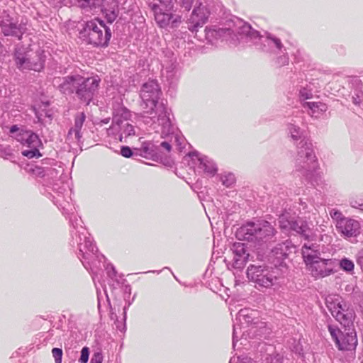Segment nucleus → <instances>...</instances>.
Here are the masks:
<instances>
[{"label":"nucleus","mask_w":363,"mask_h":363,"mask_svg":"<svg viewBox=\"0 0 363 363\" xmlns=\"http://www.w3.org/2000/svg\"><path fill=\"white\" fill-rule=\"evenodd\" d=\"M36 177L40 184V193L50 199L62 211L68 216L72 226L70 245L77 248L78 258L84 267L92 273L101 269V263L105 262V257L99 254L92 238L82 225V220L74 212V206L65 197L68 193L67 186L59 179L60 172L53 167H43L35 165L30 169Z\"/></svg>","instance_id":"nucleus-1"},{"label":"nucleus","mask_w":363,"mask_h":363,"mask_svg":"<svg viewBox=\"0 0 363 363\" xmlns=\"http://www.w3.org/2000/svg\"><path fill=\"white\" fill-rule=\"evenodd\" d=\"M225 30L228 34L236 36L239 42L255 45L257 50L270 55H277L285 48L281 39L274 34L265 31L261 35L250 24L237 17L229 21L228 28Z\"/></svg>","instance_id":"nucleus-2"},{"label":"nucleus","mask_w":363,"mask_h":363,"mask_svg":"<svg viewBox=\"0 0 363 363\" xmlns=\"http://www.w3.org/2000/svg\"><path fill=\"white\" fill-rule=\"evenodd\" d=\"M161 95L162 91L157 80H149L142 85L140 96L145 109L142 120L145 124L157 120L168 130L170 127L171 110L162 101H158Z\"/></svg>","instance_id":"nucleus-3"},{"label":"nucleus","mask_w":363,"mask_h":363,"mask_svg":"<svg viewBox=\"0 0 363 363\" xmlns=\"http://www.w3.org/2000/svg\"><path fill=\"white\" fill-rule=\"evenodd\" d=\"M312 206L299 199L295 202L293 209L286 210L279 216V223L280 228L291 234L301 235L305 240H308L311 235V229L306 219H310V216H306L311 212Z\"/></svg>","instance_id":"nucleus-4"},{"label":"nucleus","mask_w":363,"mask_h":363,"mask_svg":"<svg viewBox=\"0 0 363 363\" xmlns=\"http://www.w3.org/2000/svg\"><path fill=\"white\" fill-rule=\"evenodd\" d=\"M286 125L287 135L298 150L296 158L298 168L306 167L308 170L312 171L317 166V158L312 143L306 138V131L294 118L290 119Z\"/></svg>","instance_id":"nucleus-5"},{"label":"nucleus","mask_w":363,"mask_h":363,"mask_svg":"<svg viewBox=\"0 0 363 363\" xmlns=\"http://www.w3.org/2000/svg\"><path fill=\"white\" fill-rule=\"evenodd\" d=\"M274 225L264 220L247 222L238 228L235 235L240 240H246L262 246L276 240Z\"/></svg>","instance_id":"nucleus-6"},{"label":"nucleus","mask_w":363,"mask_h":363,"mask_svg":"<svg viewBox=\"0 0 363 363\" xmlns=\"http://www.w3.org/2000/svg\"><path fill=\"white\" fill-rule=\"evenodd\" d=\"M79 38L95 48H106L111 38V30L104 21L95 18L83 24L79 33Z\"/></svg>","instance_id":"nucleus-7"},{"label":"nucleus","mask_w":363,"mask_h":363,"mask_svg":"<svg viewBox=\"0 0 363 363\" xmlns=\"http://www.w3.org/2000/svg\"><path fill=\"white\" fill-rule=\"evenodd\" d=\"M130 113L124 106L118 105L113 108L112 125L107 130L109 136L121 143H127V139L135 135V127L130 121Z\"/></svg>","instance_id":"nucleus-8"},{"label":"nucleus","mask_w":363,"mask_h":363,"mask_svg":"<svg viewBox=\"0 0 363 363\" xmlns=\"http://www.w3.org/2000/svg\"><path fill=\"white\" fill-rule=\"evenodd\" d=\"M325 303L333 317L345 330L354 327L355 312L341 296L337 294H330L325 297Z\"/></svg>","instance_id":"nucleus-9"},{"label":"nucleus","mask_w":363,"mask_h":363,"mask_svg":"<svg viewBox=\"0 0 363 363\" xmlns=\"http://www.w3.org/2000/svg\"><path fill=\"white\" fill-rule=\"evenodd\" d=\"M247 277L257 289H269L278 284L280 270L266 264H250L247 269Z\"/></svg>","instance_id":"nucleus-10"},{"label":"nucleus","mask_w":363,"mask_h":363,"mask_svg":"<svg viewBox=\"0 0 363 363\" xmlns=\"http://www.w3.org/2000/svg\"><path fill=\"white\" fill-rule=\"evenodd\" d=\"M9 133L26 147L22 155L28 159L39 158L42 156L39 151L43 144L39 136L30 130L20 129L18 125H13L9 128Z\"/></svg>","instance_id":"nucleus-11"},{"label":"nucleus","mask_w":363,"mask_h":363,"mask_svg":"<svg viewBox=\"0 0 363 363\" xmlns=\"http://www.w3.org/2000/svg\"><path fill=\"white\" fill-rule=\"evenodd\" d=\"M147 125L155 133H160L161 134V137L164 138V140L160 143V147L164 149L167 152H169L172 147H174L179 152H182L184 148L186 140L180 133L174 132L171 120L170 127L168 130H165L157 120L152 121Z\"/></svg>","instance_id":"nucleus-12"},{"label":"nucleus","mask_w":363,"mask_h":363,"mask_svg":"<svg viewBox=\"0 0 363 363\" xmlns=\"http://www.w3.org/2000/svg\"><path fill=\"white\" fill-rule=\"evenodd\" d=\"M148 6L154 12L155 20L162 28H177L182 23V15L174 13L172 9L166 10L162 4L148 0Z\"/></svg>","instance_id":"nucleus-13"},{"label":"nucleus","mask_w":363,"mask_h":363,"mask_svg":"<svg viewBox=\"0 0 363 363\" xmlns=\"http://www.w3.org/2000/svg\"><path fill=\"white\" fill-rule=\"evenodd\" d=\"M328 329L340 350L352 351L356 349L357 337L354 327L345 329V331L342 332L337 327L328 325Z\"/></svg>","instance_id":"nucleus-14"},{"label":"nucleus","mask_w":363,"mask_h":363,"mask_svg":"<svg viewBox=\"0 0 363 363\" xmlns=\"http://www.w3.org/2000/svg\"><path fill=\"white\" fill-rule=\"evenodd\" d=\"M14 58L16 66L20 69H29L40 72L45 67V59L41 52H38L34 57H30L28 52L21 49H16Z\"/></svg>","instance_id":"nucleus-15"},{"label":"nucleus","mask_w":363,"mask_h":363,"mask_svg":"<svg viewBox=\"0 0 363 363\" xmlns=\"http://www.w3.org/2000/svg\"><path fill=\"white\" fill-rule=\"evenodd\" d=\"M100 79L98 77H84L77 89L76 96L81 102L89 105L97 92Z\"/></svg>","instance_id":"nucleus-16"},{"label":"nucleus","mask_w":363,"mask_h":363,"mask_svg":"<svg viewBox=\"0 0 363 363\" xmlns=\"http://www.w3.org/2000/svg\"><path fill=\"white\" fill-rule=\"evenodd\" d=\"M307 269L315 279H323L336 272L335 261L321 257L310 263Z\"/></svg>","instance_id":"nucleus-17"},{"label":"nucleus","mask_w":363,"mask_h":363,"mask_svg":"<svg viewBox=\"0 0 363 363\" xmlns=\"http://www.w3.org/2000/svg\"><path fill=\"white\" fill-rule=\"evenodd\" d=\"M82 76L79 74H72L64 77H57L53 79V85L59 91L66 96L76 94L77 89L81 82Z\"/></svg>","instance_id":"nucleus-18"},{"label":"nucleus","mask_w":363,"mask_h":363,"mask_svg":"<svg viewBox=\"0 0 363 363\" xmlns=\"http://www.w3.org/2000/svg\"><path fill=\"white\" fill-rule=\"evenodd\" d=\"M189 156L191 158L195 164L194 168L199 173H204L209 177H213L216 174L217 166L210 157L198 152H190Z\"/></svg>","instance_id":"nucleus-19"},{"label":"nucleus","mask_w":363,"mask_h":363,"mask_svg":"<svg viewBox=\"0 0 363 363\" xmlns=\"http://www.w3.org/2000/svg\"><path fill=\"white\" fill-rule=\"evenodd\" d=\"M210 12L201 3L194 7L188 19V29L192 33L196 32L198 28L202 27L207 21Z\"/></svg>","instance_id":"nucleus-20"},{"label":"nucleus","mask_w":363,"mask_h":363,"mask_svg":"<svg viewBox=\"0 0 363 363\" xmlns=\"http://www.w3.org/2000/svg\"><path fill=\"white\" fill-rule=\"evenodd\" d=\"M293 247L288 241L277 244L269 252L268 259L274 267H282Z\"/></svg>","instance_id":"nucleus-21"},{"label":"nucleus","mask_w":363,"mask_h":363,"mask_svg":"<svg viewBox=\"0 0 363 363\" xmlns=\"http://www.w3.org/2000/svg\"><path fill=\"white\" fill-rule=\"evenodd\" d=\"M335 228L343 238H357L360 234L361 224L359 220L347 217Z\"/></svg>","instance_id":"nucleus-22"},{"label":"nucleus","mask_w":363,"mask_h":363,"mask_svg":"<svg viewBox=\"0 0 363 363\" xmlns=\"http://www.w3.org/2000/svg\"><path fill=\"white\" fill-rule=\"evenodd\" d=\"M0 28L1 33L5 36L15 37L18 40L22 39V36L25 33L23 26L17 21H13L9 15H7L1 21Z\"/></svg>","instance_id":"nucleus-23"},{"label":"nucleus","mask_w":363,"mask_h":363,"mask_svg":"<svg viewBox=\"0 0 363 363\" xmlns=\"http://www.w3.org/2000/svg\"><path fill=\"white\" fill-rule=\"evenodd\" d=\"M162 80L170 86H174L179 79V72L176 59L172 58L162 64L161 71Z\"/></svg>","instance_id":"nucleus-24"},{"label":"nucleus","mask_w":363,"mask_h":363,"mask_svg":"<svg viewBox=\"0 0 363 363\" xmlns=\"http://www.w3.org/2000/svg\"><path fill=\"white\" fill-rule=\"evenodd\" d=\"M84 112H78L74 115V126L72 127L67 135L66 140L72 143H79L82 138V129L86 121Z\"/></svg>","instance_id":"nucleus-25"},{"label":"nucleus","mask_w":363,"mask_h":363,"mask_svg":"<svg viewBox=\"0 0 363 363\" xmlns=\"http://www.w3.org/2000/svg\"><path fill=\"white\" fill-rule=\"evenodd\" d=\"M101 12L104 15L106 21L112 23L118 17L119 10L117 0H102Z\"/></svg>","instance_id":"nucleus-26"},{"label":"nucleus","mask_w":363,"mask_h":363,"mask_svg":"<svg viewBox=\"0 0 363 363\" xmlns=\"http://www.w3.org/2000/svg\"><path fill=\"white\" fill-rule=\"evenodd\" d=\"M318 246L314 244L304 243L302 247V256L306 267L310 263L321 258L320 252L318 249Z\"/></svg>","instance_id":"nucleus-27"},{"label":"nucleus","mask_w":363,"mask_h":363,"mask_svg":"<svg viewBox=\"0 0 363 363\" xmlns=\"http://www.w3.org/2000/svg\"><path fill=\"white\" fill-rule=\"evenodd\" d=\"M295 167L296 170L300 172L303 177H306V179L311 183V184L313 186H318L323 184L322 177L317 173L316 170L318 167V163L317 162L316 167L312 171H309L306 167L298 168L296 165V162H295Z\"/></svg>","instance_id":"nucleus-28"},{"label":"nucleus","mask_w":363,"mask_h":363,"mask_svg":"<svg viewBox=\"0 0 363 363\" xmlns=\"http://www.w3.org/2000/svg\"><path fill=\"white\" fill-rule=\"evenodd\" d=\"M303 106L308 109V113L315 118H318L328 110V106L322 102H304Z\"/></svg>","instance_id":"nucleus-29"},{"label":"nucleus","mask_w":363,"mask_h":363,"mask_svg":"<svg viewBox=\"0 0 363 363\" xmlns=\"http://www.w3.org/2000/svg\"><path fill=\"white\" fill-rule=\"evenodd\" d=\"M255 311L245 308L239 311L236 317V320L241 325L246 324L248 325L250 324H256L257 321L255 320Z\"/></svg>","instance_id":"nucleus-30"},{"label":"nucleus","mask_w":363,"mask_h":363,"mask_svg":"<svg viewBox=\"0 0 363 363\" xmlns=\"http://www.w3.org/2000/svg\"><path fill=\"white\" fill-rule=\"evenodd\" d=\"M136 155L145 158H152L156 155V147L151 141H145L142 143L140 149H135Z\"/></svg>","instance_id":"nucleus-31"},{"label":"nucleus","mask_w":363,"mask_h":363,"mask_svg":"<svg viewBox=\"0 0 363 363\" xmlns=\"http://www.w3.org/2000/svg\"><path fill=\"white\" fill-rule=\"evenodd\" d=\"M298 91V97L301 101L312 99L313 96V84L311 82H305L299 86Z\"/></svg>","instance_id":"nucleus-32"},{"label":"nucleus","mask_w":363,"mask_h":363,"mask_svg":"<svg viewBox=\"0 0 363 363\" xmlns=\"http://www.w3.org/2000/svg\"><path fill=\"white\" fill-rule=\"evenodd\" d=\"M234 257L250 259V254L247 252V247L244 243L236 242L233 245Z\"/></svg>","instance_id":"nucleus-33"},{"label":"nucleus","mask_w":363,"mask_h":363,"mask_svg":"<svg viewBox=\"0 0 363 363\" xmlns=\"http://www.w3.org/2000/svg\"><path fill=\"white\" fill-rule=\"evenodd\" d=\"M349 206L354 209H357L363 213V196L352 195L348 198Z\"/></svg>","instance_id":"nucleus-34"},{"label":"nucleus","mask_w":363,"mask_h":363,"mask_svg":"<svg viewBox=\"0 0 363 363\" xmlns=\"http://www.w3.org/2000/svg\"><path fill=\"white\" fill-rule=\"evenodd\" d=\"M329 214L335 223V228L347 218V216L343 215L340 210L337 208L330 209L329 211Z\"/></svg>","instance_id":"nucleus-35"},{"label":"nucleus","mask_w":363,"mask_h":363,"mask_svg":"<svg viewBox=\"0 0 363 363\" xmlns=\"http://www.w3.org/2000/svg\"><path fill=\"white\" fill-rule=\"evenodd\" d=\"M276 56L274 62L278 67H283L289 64V57L286 48L284 51H280V52H278V55Z\"/></svg>","instance_id":"nucleus-36"},{"label":"nucleus","mask_w":363,"mask_h":363,"mask_svg":"<svg viewBox=\"0 0 363 363\" xmlns=\"http://www.w3.org/2000/svg\"><path fill=\"white\" fill-rule=\"evenodd\" d=\"M220 182L226 187H231L235 182V177L233 173H226L220 175Z\"/></svg>","instance_id":"nucleus-37"},{"label":"nucleus","mask_w":363,"mask_h":363,"mask_svg":"<svg viewBox=\"0 0 363 363\" xmlns=\"http://www.w3.org/2000/svg\"><path fill=\"white\" fill-rule=\"evenodd\" d=\"M340 267L346 272H352L354 270V264L352 260L345 257L340 261Z\"/></svg>","instance_id":"nucleus-38"},{"label":"nucleus","mask_w":363,"mask_h":363,"mask_svg":"<svg viewBox=\"0 0 363 363\" xmlns=\"http://www.w3.org/2000/svg\"><path fill=\"white\" fill-rule=\"evenodd\" d=\"M352 102L355 105H360L363 103V91L356 89L352 96Z\"/></svg>","instance_id":"nucleus-39"},{"label":"nucleus","mask_w":363,"mask_h":363,"mask_svg":"<svg viewBox=\"0 0 363 363\" xmlns=\"http://www.w3.org/2000/svg\"><path fill=\"white\" fill-rule=\"evenodd\" d=\"M249 259L245 258L233 257V267L235 269H242Z\"/></svg>","instance_id":"nucleus-40"},{"label":"nucleus","mask_w":363,"mask_h":363,"mask_svg":"<svg viewBox=\"0 0 363 363\" xmlns=\"http://www.w3.org/2000/svg\"><path fill=\"white\" fill-rule=\"evenodd\" d=\"M52 354L55 359V363H62V350L60 348L55 347L52 350Z\"/></svg>","instance_id":"nucleus-41"},{"label":"nucleus","mask_w":363,"mask_h":363,"mask_svg":"<svg viewBox=\"0 0 363 363\" xmlns=\"http://www.w3.org/2000/svg\"><path fill=\"white\" fill-rule=\"evenodd\" d=\"M89 357V348L84 347L81 350V356L79 361L81 363H87Z\"/></svg>","instance_id":"nucleus-42"},{"label":"nucleus","mask_w":363,"mask_h":363,"mask_svg":"<svg viewBox=\"0 0 363 363\" xmlns=\"http://www.w3.org/2000/svg\"><path fill=\"white\" fill-rule=\"evenodd\" d=\"M121 154L123 157L126 158H130L134 155L132 149L128 146H122L121 148Z\"/></svg>","instance_id":"nucleus-43"},{"label":"nucleus","mask_w":363,"mask_h":363,"mask_svg":"<svg viewBox=\"0 0 363 363\" xmlns=\"http://www.w3.org/2000/svg\"><path fill=\"white\" fill-rule=\"evenodd\" d=\"M106 269L107 271V274L108 277H110L111 279H114L116 277L117 272L113 264H108L106 266Z\"/></svg>","instance_id":"nucleus-44"},{"label":"nucleus","mask_w":363,"mask_h":363,"mask_svg":"<svg viewBox=\"0 0 363 363\" xmlns=\"http://www.w3.org/2000/svg\"><path fill=\"white\" fill-rule=\"evenodd\" d=\"M106 269L107 271V274L108 277H110L111 279H114L116 277L117 272L113 264H108L106 266Z\"/></svg>","instance_id":"nucleus-45"},{"label":"nucleus","mask_w":363,"mask_h":363,"mask_svg":"<svg viewBox=\"0 0 363 363\" xmlns=\"http://www.w3.org/2000/svg\"><path fill=\"white\" fill-rule=\"evenodd\" d=\"M103 358L104 357L101 352H96L94 353L91 359V363H102Z\"/></svg>","instance_id":"nucleus-46"},{"label":"nucleus","mask_w":363,"mask_h":363,"mask_svg":"<svg viewBox=\"0 0 363 363\" xmlns=\"http://www.w3.org/2000/svg\"><path fill=\"white\" fill-rule=\"evenodd\" d=\"M241 325L234 324L233 325V347H235V342L238 340V330L239 329L241 330Z\"/></svg>","instance_id":"nucleus-47"},{"label":"nucleus","mask_w":363,"mask_h":363,"mask_svg":"<svg viewBox=\"0 0 363 363\" xmlns=\"http://www.w3.org/2000/svg\"><path fill=\"white\" fill-rule=\"evenodd\" d=\"M304 53L301 50H297L296 52L294 54V61L295 62H300L304 60Z\"/></svg>","instance_id":"nucleus-48"},{"label":"nucleus","mask_w":363,"mask_h":363,"mask_svg":"<svg viewBox=\"0 0 363 363\" xmlns=\"http://www.w3.org/2000/svg\"><path fill=\"white\" fill-rule=\"evenodd\" d=\"M78 6L81 8L85 9L90 6L89 0H77Z\"/></svg>","instance_id":"nucleus-49"},{"label":"nucleus","mask_w":363,"mask_h":363,"mask_svg":"<svg viewBox=\"0 0 363 363\" xmlns=\"http://www.w3.org/2000/svg\"><path fill=\"white\" fill-rule=\"evenodd\" d=\"M97 298H98V308H99V311H101L102 310L103 298L101 296V292L99 291H97Z\"/></svg>","instance_id":"nucleus-50"},{"label":"nucleus","mask_w":363,"mask_h":363,"mask_svg":"<svg viewBox=\"0 0 363 363\" xmlns=\"http://www.w3.org/2000/svg\"><path fill=\"white\" fill-rule=\"evenodd\" d=\"M239 363H251V358L245 356V357H238Z\"/></svg>","instance_id":"nucleus-51"},{"label":"nucleus","mask_w":363,"mask_h":363,"mask_svg":"<svg viewBox=\"0 0 363 363\" xmlns=\"http://www.w3.org/2000/svg\"><path fill=\"white\" fill-rule=\"evenodd\" d=\"M0 151L3 152L6 155H11V150L9 147H2L0 146Z\"/></svg>","instance_id":"nucleus-52"},{"label":"nucleus","mask_w":363,"mask_h":363,"mask_svg":"<svg viewBox=\"0 0 363 363\" xmlns=\"http://www.w3.org/2000/svg\"><path fill=\"white\" fill-rule=\"evenodd\" d=\"M224 30V29H220L219 30H209L207 32L206 35L207 36H213L214 35H216L218 33H223Z\"/></svg>","instance_id":"nucleus-53"},{"label":"nucleus","mask_w":363,"mask_h":363,"mask_svg":"<svg viewBox=\"0 0 363 363\" xmlns=\"http://www.w3.org/2000/svg\"><path fill=\"white\" fill-rule=\"evenodd\" d=\"M104 294L106 296V301L107 302V305H108V306L111 307L110 300H109V298H108L106 291H104Z\"/></svg>","instance_id":"nucleus-54"},{"label":"nucleus","mask_w":363,"mask_h":363,"mask_svg":"<svg viewBox=\"0 0 363 363\" xmlns=\"http://www.w3.org/2000/svg\"><path fill=\"white\" fill-rule=\"evenodd\" d=\"M130 291H131V288H130V285H127L125 286V293H130Z\"/></svg>","instance_id":"nucleus-55"},{"label":"nucleus","mask_w":363,"mask_h":363,"mask_svg":"<svg viewBox=\"0 0 363 363\" xmlns=\"http://www.w3.org/2000/svg\"><path fill=\"white\" fill-rule=\"evenodd\" d=\"M110 121V118H104L101 121V123H104V124H107Z\"/></svg>","instance_id":"nucleus-56"},{"label":"nucleus","mask_w":363,"mask_h":363,"mask_svg":"<svg viewBox=\"0 0 363 363\" xmlns=\"http://www.w3.org/2000/svg\"><path fill=\"white\" fill-rule=\"evenodd\" d=\"M149 272L157 273V274H159L161 272V270L160 271H155V270L148 271V272H146L145 273H149Z\"/></svg>","instance_id":"nucleus-57"},{"label":"nucleus","mask_w":363,"mask_h":363,"mask_svg":"<svg viewBox=\"0 0 363 363\" xmlns=\"http://www.w3.org/2000/svg\"><path fill=\"white\" fill-rule=\"evenodd\" d=\"M172 275H173L174 278L176 280H178V279H177V277L173 274V272H172Z\"/></svg>","instance_id":"nucleus-58"},{"label":"nucleus","mask_w":363,"mask_h":363,"mask_svg":"<svg viewBox=\"0 0 363 363\" xmlns=\"http://www.w3.org/2000/svg\"><path fill=\"white\" fill-rule=\"evenodd\" d=\"M363 258V252H362V256L359 258V262H361V259Z\"/></svg>","instance_id":"nucleus-59"},{"label":"nucleus","mask_w":363,"mask_h":363,"mask_svg":"<svg viewBox=\"0 0 363 363\" xmlns=\"http://www.w3.org/2000/svg\"><path fill=\"white\" fill-rule=\"evenodd\" d=\"M169 269V268H168V267H164L163 268V269Z\"/></svg>","instance_id":"nucleus-60"}]
</instances>
